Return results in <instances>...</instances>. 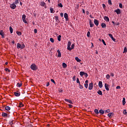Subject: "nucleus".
<instances>
[{"label":"nucleus","mask_w":127,"mask_h":127,"mask_svg":"<svg viewBox=\"0 0 127 127\" xmlns=\"http://www.w3.org/2000/svg\"><path fill=\"white\" fill-rule=\"evenodd\" d=\"M38 68V67H37L36 64H32L31 65V69L32 70H33V71H35V70H37Z\"/></svg>","instance_id":"f257e3e1"},{"label":"nucleus","mask_w":127,"mask_h":127,"mask_svg":"<svg viewBox=\"0 0 127 127\" xmlns=\"http://www.w3.org/2000/svg\"><path fill=\"white\" fill-rule=\"evenodd\" d=\"M71 44V42H70V41L68 42L67 49V50H69V51H71V50H72V49H71V47H70Z\"/></svg>","instance_id":"f03ea898"},{"label":"nucleus","mask_w":127,"mask_h":127,"mask_svg":"<svg viewBox=\"0 0 127 127\" xmlns=\"http://www.w3.org/2000/svg\"><path fill=\"white\" fill-rule=\"evenodd\" d=\"M14 95L15 97H19L20 96V92L18 91H16L15 92H14Z\"/></svg>","instance_id":"7ed1b4c3"},{"label":"nucleus","mask_w":127,"mask_h":127,"mask_svg":"<svg viewBox=\"0 0 127 127\" xmlns=\"http://www.w3.org/2000/svg\"><path fill=\"white\" fill-rule=\"evenodd\" d=\"M10 7L12 9H15V8L16 7V5H15L14 3H11L10 4Z\"/></svg>","instance_id":"20e7f679"},{"label":"nucleus","mask_w":127,"mask_h":127,"mask_svg":"<svg viewBox=\"0 0 127 127\" xmlns=\"http://www.w3.org/2000/svg\"><path fill=\"white\" fill-rule=\"evenodd\" d=\"M0 35H1V38H4V32L2 30L0 31Z\"/></svg>","instance_id":"39448f33"},{"label":"nucleus","mask_w":127,"mask_h":127,"mask_svg":"<svg viewBox=\"0 0 127 127\" xmlns=\"http://www.w3.org/2000/svg\"><path fill=\"white\" fill-rule=\"evenodd\" d=\"M109 37H110L112 39V40H113V41H114V42H116V39H115V38H114V37L113 36V35L112 34H108Z\"/></svg>","instance_id":"423d86ee"},{"label":"nucleus","mask_w":127,"mask_h":127,"mask_svg":"<svg viewBox=\"0 0 127 127\" xmlns=\"http://www.w3.org/2000/svg\"><path fill=\"white\" fill-rule=\"evenodd\" d=\"M110 87V85L107 83H105V87L106 90L110 91V88L109 87Z\"/></svg>","instance_id":"0eeeda50"},{"label":"nucleus","mask_w":127,"mask_h":127,"mask_svg":"<svg viewBox=\"0 0 127 127\" xmlns=\"http://www.w3.org/2000/svg\"><path fill=\"white\" fill-rule=\"evenodd\" d=\"M92 89H93V83L92 82L89 83V87H88L89 90H92Z\"/></svg>","instance_id":"6e6552de"},{"label":"nucleus","mask_w":127,"mask_h":127,"mask_svg":"<svg viewBox=\"0 0 127 127\" xmlns=\"http://www.w3.org/2000/svg\"><path fill=\"white\" fill-rule=\"evenodd\" d=\"M89 25L90 27H94V26H95L94 23L92 22V20H89Z\"/></svg>","instance_id":"1a4fd4ad"},{"label":"nucleus","mask_w":127,"mask_h":127,"mask_svg":"<svg viewBox=\"0 0 127 127\" xmlns=\"http://www.w3.org/2000/svg\"><path fill=\"white\" fill-rule=\"evenodd\" d=\"M94 22V24H95L96 26H98L99 25V21L98 20L95 19Z\"/></svg>","instance_id":"9d476101"},{"label":"nucleus","mask_w":127,"mask_h":127,"mask_svg":"<svg viewBox=\"0 0 127 127\" xmlns=\"http://www.w3.org/2000/svg\"><path fill=\"white\" fill-rule=\"evenodd\" d=\"M64 101H65V102H67V103H69V104H73V102H72V100H71L65 99Z\"/></svg>","instance_id":"9b49d317"},{"label":"nucleus","mask_w":127,"mask_h":127,"mask_svg":"<svg viewBox=\"0 0 127 127\" xmlns=\"http://www.w3.org/2000/svg\"><path fill=\"white\" fill-rule=\"evenodd\" d=\"M98 86L100 88H103V82H102V81H99L98 83Z\"/></svg>","instance_id":"f8f14e48"},{"label":"nucleus","mask_w":127,"mask_h":127,"mask_svg":"<svg viewBox=\"0 0 127 127\" xmlns=\"http://www.w3.org/2000/svg\"><path fill=\"white\" fill-rule=\"evenodd\" d=\"M115 12H116L117 14H120L121 10H120V9H117L116 10H115Z\"/></svg>","instance_id":"ddd939ff"},{"label":"nucleus","mask_w":127,"mask_h":127,"mask_svg":"<svg viewBox=\"0 0 127 127\" xmlns=\"http://www.w3.org/2000/svg\"><path fill=\"white\" fill-rule=\"evenodd\" d=\"M64 17L66 21L68 20V14H67V13H65L64 14Z\"/></svg>","instance_id":"4468645a"},{"label":"nucleus","mask_w":127,"mask_h":127,"mask_svg":"<svg viewBox=\"0 0 127 127\" xmlns=\"http://www.w3.org/2000/svg\"><path fill=\"white\" fill-rule=\"evenodd\" d=\"M99 114H101V115H104L105 114V111L102 109H101L99 111Z\"/></svg>","instance_id":"2eb2a0df"},{"label":"nucleus","mask_w":127,"mask_h":127,"mask_svg":"<svg viewBox=\"0 0 127 127\" xmlns=\"http://www.w3.org/2000/svg\"><path fill=\"white\" fill-rule=\"evenodd\" d=\"M104 20H105V21H107V22H109V21H110V19L109 18V17L105 16Z\"/></svg>","instance_id":"dca6fc26"},{"label":"nucleus","mask_w":127,"mask_h":127,"mask_svg":"<svg viewBox=\"0 0 127 127\" xmlns=\"http://www.w3.org/2000/svg\"><path fill=\"white\" fill-rule=\"evenodd\" d=\"M17 49H21V44H20V43H17Z\"/></svg>","instance_id":"f3484780"},{"label":"nucleus","mask_w":127,"mask_h":127,"mask_svg":"<svg viewBox=\"0 0 127 127\" xmlns=\"http://www.w3.org/2000/svg\"><path fill=\"white\" fill-rule=\"evenodd\" d=\"M7 116H8V114L7 113H5L4 112H2V117L5 118V117H7Z\"/></svg>","instance_id":"a211bd4d"},{"label":"nucleus","mask_w":127,"mask_h":127,"mask_svg":"<svg viewBox=\"0 0 127 127\" xmlns=\"http://www.w3.org/2000/svg\"><path fill=\"white\" fill-rule=\"evenodd\" d=\"M84 74H85V72H84V71H80L79 73V75H80V76H81V77H83L84 76Z\"/></svg>","instance_id":"6ab92c4d"},{"label":"nucleus","mask_w":127,"mask_h":127,"mask_svg":"<svg viewBox=\"0 0 127 127\" xmlns=\"http://www.w3.org/2000/svg\"><path fill=\"white\" fill-rule=\"evenodd\" d=\"M112 116H114L113 113H110L108 114V117H109V118H112Z\"/></svg>","instance_id":"aec40b11"},{"label":"nucleus","mask_w":127,"mask_h":127,"mask_svg":"<svg viewBox=\"0 0 127 127\" xmlns=\"http://www.w3.org/2000/svg\"><path fill=\"white\" fill-rule=\"evenodd\" d=\"M55 19H56L57 22H59V23L60 22V21H59V18L58 17V16H55Z\"/></svg>","instance_id":"412c9836"},{"label":"nucleus","mask_w":127,"mask_h":127,"mask_svg":"<svg viewBox=\"0 0 127 127\" xmlns=\"http://www.w3.org/2000/svg\"><path fill=\"white\" fill-rule=\"evenodd\" d=\"M76 61H77V62H78L79 63H80V62H81V60H80V59H79V58L78 57H75V58Z\"/></svg>","instance_id":"4be33fe9"},{"label":"nucleus","mask_w":127,"mask_h":127,"mask_svg":"<svg viewBox=\"0 0 127 127\" xmlns=\"http://www.w3.org/2000/svg\"><path fill=\"white\" fill-rule=\"evenodd\" d=\"M57 52L58 53V57H61V53L60 52V51L58 50Z\"/></svg>","instance_id":"5701e85b"},{"label":"nucleus","mask_w":127,"mask_h":127,"mask_svg":"<svg viewBox=\"0 0 127 127\" xmlns=\"http://www.w3.org/2000/svg\"><path fill=\"white\" fill-rule=\"evenodd\" d=\"M101 26H102V28H105V27H106V26H107V25H106V24L105 23H102L101 24Z\"/></svg>","instance_id":"b1692460"},{"label":"nucleus","mask_w":127,"mask_h":127,"mask_svg":"<svg viewBox=\"0 0 127 127\" xmlns=\"http://www.w3.org/2000/svg\"><path fill=\"white\" fill-rule=\"evenodd\" d=\"M94 113H95L96 115H99V110L97 109H95Z\"/></svg>","instance_id":"393cba45"},{"label":"nucleus","mask_w":127,"mask_h":127,"mask_svg":"<svg viewBox=\"0 0 127 127\" xmlns=\"http://www.w3.org/2000/svg\"><path fill=\"white\" fill-rule=\"evenodd\" d=\"M5 110H6V111H10V108L9 107V106H6L5 107Z\"/></svg>","instance_id":"a878e982"},{"label":"nucleus","mask_w":127,"mask_h":127,"mask_svg":"<svg viewBox=\"0 0 127 127\" xmlns=\"http://www.w3.org/2000/svg\"><path fill=\"white\" fill-rule=\"evenodd\" d=\"M9 30L10 33H12V32H13V29H12V27H11V26L9 27Z\"/></svg>","instance_id":"bb28decb"},{"label":"nucleus","mask_w":127,"mask_h":127,"mask_svg":"<svg viewBox=\"0 0 127 127\" xmlns=\"http://www.w3.org/2000/svg\"><path fill=\"white\" fill-rule=\"evenodd\" d=\"M97 93L98 94V95H100L101 96L103 95V92H102V91L101 90H98V91L97 92Z\"/></svg>","instance_id":"cd10ccee"},{"label":"nucleus","mask_w":127,"mask_h":127,"mask_svg":"<svg viewBox=\"0 0 127 127\" xmlns=\"http://www.w3.org/2000/svg\"><path fill=\"white\" fill-rule=\"evenodd\" d=\"M63 68H66L67 67V64L65 63H63Z\"/></svg>","instance_id":"c85d7f7f"},{"label":"nucleus","mask_w":127,"mask_h":127,"mask_svg":"<svg viewBox=\"0 0 127 127\" xmlns=\"http://www.w3.org/2000/svg\"><path fill=\"white\" fill-rule=\"evenodd\" d=\"M123 106H125V105H126V98H123Z\"/></svg>","instance_id":"c756f323"},{"label":"nucleus","mask_w":127,"mask_h":127,"mask_svg":"<svg viewBox=\"0 0 127 127\" xmlns=\"http://www.w3.org/2000/svg\"><path fill=\"white\" fill-rule=\"evenodd\" d=\"M25 47V45L24 44H22L21 45V49H23Z\"/></svg>","instance_id":"7c9ffc66"},{"label":"nucleus","mask_w":127,"mask_h":127,"mask_svg":"<svg viewBox=\"0 0 127 127\" xmlns=\"http://www.w3.org/2000/svg\"><path fill=\"white\" fill-rule=\"evenodd\" d=\"M24 105H23V104H22V103L20 102L19 103V108H22V107H23Z\"/></svg>","instance_id":"2f4dec72"},{"label":"nucleus","mask_w":127,"mask_h":127,"mask_svg":"<svg viewBox=\"0 0 127 127\" xmlns=\"http://www.w3.org/2000/svg\"><path fill=\"white\" fill-rule=\"evenodd\" d=\"M127 53V47H125L124 48L123 53Z\"/></svg>","instance_id":"473e14b6"},{"label":"nucleus","mask_w":127,"mask_h":127,"mask_svg":"<svg viewBox=\"0 0 127 127\" xmlns=\"http://www.w3.org/2000/svg\"><path fill=\"white\" fill-rule=\"evenodd\" d=\"M61 35H59V36H58V41H61Z\"/></svg>","instance_id":"72a5a7b5"},{"label":"nucleus","mask_w":127,"mask_h":127,"mask_svg":"<svg viewBox=\"0 0 127 127\" xmlns=\"http://www.w3.org/2000/svg\"><path fill=\"white\" fill-rule=\"evenodd\" d=\"M26 18V15L25 14H23L22 16V19H25Z\"/></svg>","instance_id":"f704fd0d"},{"label":"nucleus","mask_w":127,"mask_h":127,"mask_svg":"<svg viewBox=\"0 0 127 127\" xmlns=\"http://www.w3.org/2000/svg\"><path fill=\"white\" fill-rule=\"evenodd\" d=\"M50 41H51V42H52V43H54V39L53 38H51L50 39Z\"/></svg>","instance_id":"c9c22d12"},{"label":"nucleus","mask_w":127,"mask_h":127,"mask_svg":"<svg viewBox=\"0 0 127 127\" xmlns=\"http://www.w3.org/2000/svg\"><path fill=\"white\" fill-rule=\"evenodd\" d=\"M40 5L41 6H44L45 5V3L44 2H41Z\"/></svg>","instance_id":"e433bc0d"},{"label":"nucleus","mask_w":127,"mask_h":127,"mask_svg":"<svg viewBox=\"0 0 127 127\" xmlns=\"http://www.w3.org/2000/svg\"><path fill=\"white\" fill-rule=\"evenodd\" d=\"M76 83L77 84H80V80H79V78H76Z\"/></svg>","instance_id":"4c0bfd02"},{"label":"nucleus","mask_w":127,"mask_h":127,"mask_svg":"<svg viewBox=\"0 0 127 127\" xmlns=\"http://www.w3.org/2000/svg\"><path fill=\"white\" fill-rule=\"evenodd\" d=\"M58 5L60 6V7H63V5H62V3H59Z\"/></svg>","instance_id":"58836bf2"},{"label":"nucleus","mask_w":127,"mask_h":127,"mask_svg":"<svg viewBox=\"0 0 127 127\" xmlns=\"http://www.w3.org/2000/svg\"><path fill=\"white\" fill-rule=\"evenodd\" d=\"M102 42H103L104 45H105V46H106V45H107V44H106V42H105V40H104V39L102 40Z\"/></svg>","instance_id":"ea45409f"},{"label":"nucleus","mask_w":127,"mask_h":127,"mask_svg":"<svg viewBox=\"0 0 127 127\" xmlns=\"http://www.w3.org/2000/svg\"><path fill=\"white\" fill-rule=\"evenodd\" d=\"M4 70L5 71H7L9 73H10V70L8 69V68H5Z\"/></svg>","instance_id":"a19ab883"},{"label":"nucleus","mask_w":127,"mask_h":127,"mask_svg":"<svg viewBox=\"0 0 127 127\" xmlns=\"http://www.w3.org/2000/svg\"><path fill=\"white\" fill-rule=\"evenodd\" d=\"M74 47H75V45H74V44H72L71 45V48H70V49H71V50H72V49H73L74 48Z\"/></svg>","instance_id":"79ce46f5"},{"label":"nucleus","mask_w":127,"mask_h":127,"mask_svg":"<svg viewBox=\"0 0 127 127\" xmlns=\"http://www.w3.org/2000/svg\"><path fill=\"white\" fill-rule=\"evenodd\" d=\"M16 33H17V35H19V36H20V35H21V33L20 32L17 31Z\"/></svg>","instance_id":"37998d69"},{"label":"nucleus","mask_w":127,"mask_h":127,"mask_svg":"<svg viewBox=\"0 0 127 127\" xmlns=\"http://www.w3.org/2000/svg\"><path fill=\"white\" fill-rule=\"evenodd\" d=\"M123 114H124V115H127V110H124L123 111Z\"/></svg>","instance_id":"c03bdc74"},{"label":"nucleus","mask_w":127,"mask_h":127,"mask_svg":"<svg viewBox=\"0 0 127 127\" xmlns=\"http://www.w3.org/2000/svg\"><path fill=\"white\" fill-rule=\"evenodd\" d=\"M51 81L52 83H54V84H55V85L56 84V83H55V81L54 79H51Z\"/></svg>","instance_id":"a18cd8bd"},{"label":"nucleus","mask_w":127,"mask_h":127,"mask_svg":"<svg viewBox=\"0 0 127 127\" xmlns=\"http://www.w3.org/2000/svg\"><path fill=\"white\" fill-rule=\"evenodd\" d=\"M54 9L53 8H50L51 13H53Z\"/></svg>","instance_id":"49530a36"},{"label":"nucleus","mask_w":127,"mask_h":127,"mask_svg":"<svg viewBox=\"0 0 127 127\" xmlns=\"http://www.w3.org/2000/svg\"><path fill=\"white\" fill-rule=\"evenodd\" d=\"M110 78H111V76H110V74H107L106 75V78L107 79H109Z\"/></svg>","instance_id":"de8ad7c7"},{"label":"nucleus","mask_w":127,"mask_h":127,"mask_svg":"<svg viewBox=\"0 0 127 127\" xmlns=\"http://www.w3.org/2000/svg\"><path fill=\"white\" fill-rule=\"evenodd\" d=\"M108 3H109V4L111 5V4H112V0H108Z\"/></svg>","instance_id":"09e8293b"},{"label":"nucleus","mask_w":127,"mask_h":127,"mask_svg":"<svg viewBox=\"0 0 127 127\" xmlns=\"http://www.w3.org/2000/svg\"><path fill=\"white\" fill-rule=\"evenodd\" d=\"M19 0H15V4H17V3H19Z\"/></svg>","instance_id":"8fccbe9b"},{"label":"nucleus","mask_w":127,"mask_h":127,"mask_svg":"<svg viewBox=\"0 0 127 127\" xmlns=\"http://www.w3.org/2000/svg\"><path fill=\"white\" fill-rule=\"evenodd\" d=\"M13 122H14L13 120L10 121L9 125H11V126L13 124Z\"/></svg>","instance_id":"3c124183"},{"label":"nucleus","mask_w":127,"mask_h":127,"mask_svg":"<svg viewBox=\"0 0 127 127\" xmlns=\"http://www.w3.org/2000/svg\"><path fill=\"white\" fill-rule=\"evenodd\" d=\"M72 80L73 81H76V76H74L73 77H72Z\"/></svg>","instance_id":"603ef678"},{"label":"nucleus","mask_w":127,"mask_h":127,"mask_svg":"<svg viewBox=\"0 0 127 127\" xmlns=\"http://www.w3.org/2000/svg\"><path fill=\"white\" fill-rule=\"evenodd\" d=\"M119 7H120V8H123V4L120 3L119 4Z\"/></svg>","instance_id":"864d4df0"},{"label":"nucleus","mask_w":127,"mask_h":127,"mask_svg":"<svg viewBox=\"0 0 127 127\" xmlns=\"http://www.w3.org/2000/svg\"><path fill=\"white\" fill-rule=\"evenodd\" d=\"M84 76H85V78H87L88 77V73H87L86 72H85Z\"/></svg>","instance_id":"5fc2aeb1"},{"label":"nucleus","mask_w":127,"mask_h":127,"mask_svg":"<svg viewBox=\"0 0 127 127\" xmlns=\"http://www.w3.org/2000/svg\"><path fill=\"white\" fill-rule=\"evenodd\" d=\"M105 113H110V109H107L106 110H105Z\"/></svg>","instance_id":"6e6d98bb"},{"label":"nucleus","mask_w":127,"mask_h":127,"mask_svg":"<svg viewBox=\"0 0 127 127\" xmlns=\"http://www.w3.org/2000/svg\"><path fill=\"white\" fill-rule=\"evenodd\" d=\"M90 31H88L87 34V37H90Z\"/></svg>","instance_id":"4d7b16f0"},{"label":"nucleus","mask_w":127,"mask_h":127,"mask_svg":"<svg viewBox=\"0 0 127 127\" xmlns=\"http://www.w3.org/2000/svg\"><path fill=\"white\" fill-rule=\"evenodd\" d=\"M17 85L18 87H21V86H22V84L21 83H18Z\"/></svg>","instance_id":"13d9d810"},{"label":"nucleus","mask_w":127,"mask_h":127,"mask_svg":"<svg viewBox=\"0 0 127 127\" xmlns=\"http://www.w3.org/2000/svg\"><path fill=\"white\" fill-rule=\"evenodd\" d=\"M79 88H80V89H83V86H82V85H81V83H79Z\"/></svg>","instance_id":"bf43d9fd"},{"label":"nucleus","mask_w":127,"mask_h":127,"mask_svg":"<svg viewBox=\"0 0 127 127\" xmlns=\"http://www.w3.org/2000/svg\"><path fill=\"white\" fill-rule=\"evenodd\" d=\"M84 87L86 89H88V84H84Z\"/></svg>","instance_id":"052dcab7"},{"label":"nucleus","mask_w":127,"mask_h":127,"mask_svg":"<svg viewBox=\"0 0 127 127\" xmlns=\"http://www.w3.org/2000/svg\"><path fill=\"white\" fill-rule=\"evenodd\" d=\"M22 20L24 23H27V21H26V20H25V19H23Z\"/></svg>","instance_id":"680f3d73"},{"label":"nucleus","mask_w":127,"mask_h":127,"mask_svg":"<svg viewBox=\"0 0 127 127\" xmlns=\"http://www.w3.org/2000/svg\"><path fill=\"white\" fill-rule=\"evenodd\" d=\"M114 25H120V23L119 22H117V23H115V24H114Z\"/></svg>","instance_id":"e2e57ef3"},{"label":"nucleus","mask_w":127,"mask_h":127,"mask_svg":"<svg viewBox=\"0 0 127 127\" xmlns=\"http://www.w3.org/2000/svg\"><path fill=\"white\" fill-rule=\"evenodd\" d=\"M116 89H117V90H119V89H121V86H117V87H116Z\"/></svg>","instance_id":"0e129e2a"},{"label":"nucleus","mask_w":127,"mask_h":127,"mask_svg":"<svg viewBox=\"0 0 127 127\" xmlns=\"http://www.w3.org/2000/svg\"><path fill=\"white\" fill-rule=\"evenodd\" d=\"M34 33H37V29H35L34 30Z\"/></svg>","instance_id":"69168bd1"},{"label":"nucleus","mask_w":127,"mask_h":127,"mask_svg":"<svg viewBox=\"0 0 127 127\" xmlns=\"http://www.w3.org/2000/svg\"><path fill=\"white\" fill-rule=\"evenodd\" d=\"M68 107H69V108H72L73 107V105H72L71 104H68Z\"/></svg>","instance_id":"338daca9"},{"label":"nucleus","mask_w":127,"mask_h":127,"mask_svg":"<svg viewBox=\"0 0 127 127\" xmlns=\"http://www.w3.org/2000/svg\"><path fill=\"white\" fill-rule=\"evenodd\" d=\"M49 85H50V83H49V82H47V83L46 84V86L48 87L49 86Z\"/></svg>","instance_id":"774afa93"}]
</instances>
